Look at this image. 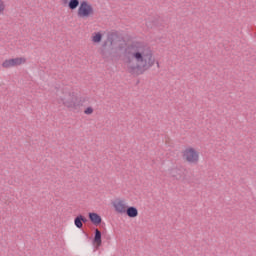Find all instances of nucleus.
Returning <instances> with one entry per match:
<instances>
[{
	"mask_svg": "<svg viewBox=\"0 0 256 256\" xmlns=\"http://www.w3.org/2000/svg\"><path fill=\"white\" fill-rule=\"evenodd\" d=\"M58 105H62L69 111H77L81 107V99L75 92L62 90L57 97Z\"/></svg>",
	"mask_w": 256,
	"mask_h": 256,
	"instance_id": "f03ea898",
	"label": "nucleus"
},
{
	"mask_svg": "<svg viewBox=\"0 0 256 256\" xmlns=\"http://www.w3.org/2000/svg\"><path fill=\"white\" fill-rule=\"evenodd\" d=\"M78 19H91L95 15V8L93 4L87 0L81 1L80 6L77 9Z\"/></svg>",
	"mask_w": 256,
	"mask_h": 256,
	"instance_id": "20e7f679",
	"label": "nucleus"
},
{
	"mask_svg": "<svg viewBox=\"0 0 256 256\" xmlns=\"http://www.w3.org/2000/svg\"><path fill=\"white\" fill-rule=\"evenodd\" d=\"M85 115H93V107H87L84 110Z\"/></svg>",
	"mask_w": 256,
	"mask_h": 256,
	"instance_id": "4468645a",
	"label": "nucleus"
},
{
	"mask_svg": "<svg viewBox=\"0 0 256 256\" xmlns=\"http://www.w3.org/2000/svg\"><path fill=\"white\" fill-rule=\"evenodd\" d=\"M88 217L91 221V223H93V225H101V217L99 216V214L95 213V212H90L88 214Z\"/></svg>",
	"mask_w": 256,
	"mask_h": 256,
	"instance_id": "6e6552de",
	"label": "nucleus"
},
{
	"mask_svg": "<svg viewBox=\"0 0 256 256\" xmlns=\"http://www.w3.org/2000/svg\"><path fill=\"white\" fill-rule=\"evenodd\" d=\"M124 67L131 75H143L155 65V54L151 47L134 41L124 49Z\"/></svg>",
	"mask_w": 256,
	"mask_h": 256,
	"instance_id": "f257e3e1",
	"label": "nucleus"
},
{
	"mask_svg": "<svg viewBox=\"0 0 256 256\" xmlns=\"http://www.w3.org/2000/svg\"><path fill=\"white\" fill-rule=\"evenodd\" d=\"M82 222H83V223H86V222H87V218L84 217V216H82Z\"/></svg>",
	"mask_w": 256,
	"mask_h": 256,
	"instance_id": "dca6fc26",
	"label": "nucleus"
},
{
	"mask_svg": "<svg viewBox=\"0 0 256 256\" xmlns=\"http://www.w3.org/2000/svg\"><path fill=\"white\" fill-rule=\"evenodd\" d=\"M115 212L120 213L123 215V213H126L127 211V202L123 199H117L112 203Z\"/></svg>",
	"mask_w": 256,
	"mask_h": 256,
	"instance_id": "423d86ee",
	"label": "nucleus"
},
{
	"mask_svg": "<svg viewBox=\"0 0 256 256\" xmlns=\"http://www.w3.org/2000/svg\"><path fill=\"white\" fill-rule=\"evenodd\" d=\"M181 158L184 163H188V165H198L199 161H201V155L198 152L197 148L193 146H188L181 151Z\"/></svg>",
	"mask_w": 256,
	"mask_h": 256,
	"instance_id": "7ed1b4c3",
	"label": "nucleus"
},
{
	"mask_svg": "<svg viewBox=\"0 0 256 256\" xmlns=\"http://www.w3.org/2000/svg\"><path fill=\"white\" fill-rule=\"evenodd\" d=\"M124 45H125V43H123V42H120V43L118 44V49H119V51H122Z\"/></svg>",
	"mask_w": 256,
	"mask_h": 256,
	"instance_id": "2eb2a0df",
	"label": "nucleus"
},
{
	"mask_svg": "<svg viewBox=\"0 0 256 256\" xmlns=\"http://www.w3.org/2000/svg\"><path fill=\"white\" fill-rule=\"evenodd\" d=\"M74 224L78 229H82L83 228V215H78L75 219H74Z\"/></svg>",
	"mask_w": 256,
	"mask_h": 256,
	"instance_id": "f8f14e48",
	"label": "nucleus"
},
{
	"mask_svg": "<svg viewBox=\"0 0 256 256\" xmlns=\"http://www.w3.org/2000/svg\"><path fill=\"white\" fill-rule=\"evenodd\" d=\"M94 246L96 247V249H99V247H101V231H99V229L95 230V237H94Z\"/></svg>",
	"mask_w": 256,
	"mask_h": 256,
	"instance_id": "9d476101",
	"label": "nucleus"
},
{
	"mask_svg": "<svg viewBox=\"0 0 256 256\" xmlns=\"http://www.w3.org/2000/svg\"><path fill=\"white\" fill-rule=\"evenodd\" d=\"M64 5H67L70 11H77L79 9L81 2L79 0H62Z\"/></svg>",
	"mask_w": 256,
	"mask_h": 256,
	"instance_id": "0eeeda50",
	"label": "nucleus"
},
{
	"mask_svg": "<svg viewBox=\"0 0 256 256\" xmlns=\"http://www.w3.org/2000/svg\"><path fill=\"white\" fill-rule=\"evenodd\" d=\"M25 63H27V58L25 57L10 58L3 61L2 67L4 69H11L13 67H19L20 65H25Z\"/></svg>",
	"mask_w": 256,
	"mask_h": 256,
	"instance_id": "39448f33",
	"label": "nucleus"
},
{
	"mask_svg": "<svg viewBox=\"0 0 256 256\" xmlns=\"http://www.w3.org/2000/svg\"><path fill=\"white\" fill-rule=\"evenodd\" d=\"M5 11H7V4L4 0H0V15L5 14Z\"/></svg>",
	"mask_w": 256,
	"mask_h": 256,
	"instance_id": "ddd939ff",
	"label": "nucleus"
},
{
	"mask_svg": "<svg viewBox=\"0 0 256 256\" xmlns=\"http://www.w3.org/2000/svg\"><path fill=\"white\" fill-rule=\"evenodd\" d=\"M128 217L134 219L135 217H137L139 215V210H137V208L131 206L126 208V212H125Z\"/></svg>",
	"mask_w": 256,
	"mask_h": 256,
	"instance_id": "9b49d317",
	"label": "nucleus"
},
{
	"mask_svg": "<svg viewBox=\"0 0 256 256\" xmlns=\"http://www.w3.org/2000/svg\"><path fill=\"white\" fill-rule=\"evenodd\" d=\"M91 41L94 45H99L101 41H103V33L101 32H94L91 36Z\"/></svg>",
	"mask_w": 256,
	"mask_h": 256,
	"instance_id": "1a4fd4ad",
	"label": "nucleus"
}]
</instances>
